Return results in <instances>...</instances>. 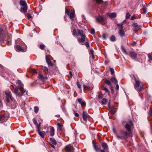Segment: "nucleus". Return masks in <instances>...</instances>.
Returning <instances> with one entry per match:
<instances>
[{
  "instance_id": "1",
  "label": "nucleus",
  "mask_w": 152,
  "mask_h": 152,
  "mask_svg": "<svg viewBox=\"0 0 152 152\" xmlns=\"http://www.w3.org/2000/svg\"><path fill=\"white\" fill-rule=\"evenodd\" d=\"M129 135L127 132L124 131L123 130H121L120 131L119 135L116 134V137L118 140H122L123 139L125 140Z\"/></svg>"
},
{
  "instance_id": "2",
  "label": "nucleus",
  "mask_w": 152,
  "mask_h": 152,
  "mask_svg": "<svg viewBox=\"0 0 152 152\" xmlns=\"http://www.w3.org/2000/svg\"><path fill=\"white\" fill-rule=\"evenodd\" d=\"M77 33L80 36L81 38H78L77 41L80 44L83 45L84 44H82V43H84L85 41L86 36L83 33V30H77Z\"/></svg>"
},
{
  "instance_id": "3",
  "label": "nucleus",
  "mask_w": 152,
  "mask_h": 152,
  "mask_svg": "<svg viewBox=\"0 0 152 152\" xmlns=\"http://www.w3.org/2000/svg\"><path fill=\"white\" fill-rule=\"evenodd\" d=\"M20 4L22 7L20 10V11L22 12H26L27 10V5L25 1L20 0Z\"/></svg>"
},
{
  "instance_id": "4",
  "label": "nucleus",
  "mask_w": 152,
  "mask_h": 152,
  "mask_svg": "<svg viewBox=\"0 0 152 152\" xmlns=\"http://www.w3.org/2000/svg\"><path fill=\"white\" fill-rule=\"evenodd\" d=\"M133 76L134 77V79L135 81V83L134 85V88L135 89H136L138 92H140L141 90H142L143 88L142 86H140L139 89H138L140 86V81L136 79L134 77V75H133Z\"/></svg>"
},
{
  "instance_id": "5",
  "label": "nucleus",
  "mask_w": 152,
  "mask_h": 152,
  "mask_svg": "<svg viewBox=\"0 0 152 152\" xmlns=\"http://www.w3.org/2000/svg\"><path fill=\"white\" fill-rule=\"evenodd\" d=\"M23 43V45H21V46H20L19 45H16L15 47V49L16 51L22 52H25L26 51L27 47L24 43Z\"/></svg>"
},
{
  "instance_id": "6",
  "label": "nucleus",
  "mask_w": 152,
  "mask_h": 152,
  "mask_svg": "<svg viewBox=\"0 0 152 152\" xmlns=\"http://www.w3.org/2000/svg\"><path fill=\"white\" fill-rule=\"evenodd\" d=\"M6 95V101L7 103H12L13 102L14 99L12 96L11 92H8L5 93Z\"/></svg>"
},
{
  "instance_id": "7",
  "label": "nucleus",
  "mask_w": 152,
  "mask_h": 152,
  "mask_svg": "<svg viewBox=\"0 0 152 152\" xmlns=\"http://www.w3.org/2000/svg\"><path fill=\"white\" fill-rule=\"evenodd\" d=\"M118 28V33L121 37H124L125 35V33L123 30L122 24H117Z\"/></svg>"
},
{
  "instance_id": "8",
  "label": "nucleus",
  "mask_w": 152,
  "mask_h": 152,
  "mask_svg": "<svg viewBox=\"0 0 152 152\" xmlns=\"http://www.w3.org/2000/svg\"><path fill=\"white\" fill-rule=\"evenodd\" d=\"M5 41H6L7 44L8 45H10L11 44V34L7 33L4 39Z\"/></svg>"
},
{
  "instance_id": "9",
  "label": "nucleus",
  "mask_w": 152,
  "mask_h": 152,
  "mask_svg": "<svg viewBox=\"0 0 152 152\" xmlns=\"http://www.w3.org/2000/svg\"><path fill=\"white\" fill-rule=\"evenodd\" d=\"M133 125L132 121L130 120L129 121V123L126 124L125 126V128L126 129V132L128 133V134L130 135L131 132V126Z\"/></svg>"
},
{
  "instance_id": "10",
  "label": "nucleus",
  "mask_w": 152,
  "mask_h": 152,
  "mask_svg": "<svg viewBox=\"0 0 152 152\" xmlns=\"http://www.w3.org/2000/svg\"><path fill=\"white\" fill-rule=\"evenodd\" d=\"M96 19L97 21L100 22L102 24H105L106 23V21L102 16H97Z\"/></svg>"
},
{
  "instance_id": "11",
  "label": "nucleus",
  "mask_w": 152,
  "mask_h": 152,
  "mask_svg": "<svg viewBox=\"0 0 152 152\" xmlns=\"http://www.w3.org/2000/svg\"><path fill=\"white\" fill-rule=\"evenodd\" d=\"M17 83L20 86V88L19 89L22 92V93H24L25 92V91L23 90L24 85L23 84L21 83V81L20 80H18L17 81Z\"/></svg>"
},
{
  "instance_id": "12",
  "label": "nucleus",
  "mask_w": 152,
  "mask_h": 152,
  "mask_svg": "<svg viewBox=\"0 0 152 152\" xmlns=\"http://www.w3.org/2000/svg\"><path fill=\"white\" fill-rule=\"evenodd\" d=\"M65 149L66 152H73L74 150L73 147L70 145L66 146Z\"/></svg>"
},
{
  "instance_id": "13",
  "label": "nucleus",
  "mask_w": 152,
  "mask_h": 152,
  "mask_svg": "<svg viewBox=\"0 0 152 152\" xmlns=\"http://www.w3.org/2000/svg\"><path fill=\"white\" fill-rule=\"evenodd\" d=\"M128 54L133 59H134L136 58L137 55L136 53L132 51H129Z\"/></svg>"
},
{
  "instance_id": "14",
  "label": "nucleus",
  "mask_w": 152,
  "mask_h": 152,
  "mask_svg": "<svg viewBox=\"0 0 152 152\" xmlns=\"http://www.w3.org/2000/svg\"><path fill=\"white\" fill-rule=\"evenodd\" d=\"M7 118L5 115L0 116V124L2 123L5 122L7 120Z\"/></svg>"
},
{
  "instance_id": "15",
  "label": "nucleus",
  "mask_w": 152,
  "mask_h": 152,
  "mask_svg": "<svg viewBox=\"0 0 152 152\" xmlns=\"http://www.w3.org/2000/svg\"><path fill=\"white\" fill-rule=\"evenodd\" d=\"M82 115L83 120L85 121H86L88 117L87 113L86 111H83V112Z\"/></svg>"
},
{
  "instance_id": "16",
  "label": "nucleus",
  "mask_w": 152,
  "mask_h": 152,
  "mask_svg": "<svg viewBox=\"0 0 152 152\" xmlns=\"http://www.w3.org/2000/svg\"><path fill=\"white\" fill-rule=\"evenodd\" d=\"M38 78L42 81H44L45 80H47L48 77L47 76L44 77L43 76L40 74L38 77Z\"/></svg>"
},
{
  "instance_id": "17",
  "label": "nucleus",
  "mask_w": 152,
  "mask_h": 152,
  "mask_svg": "<svg viewBox=\"0 0 152 152\" xmlns=\"http://www.w3.org/2000/svg\"><path fill=\"white\" fill-rule=\"evenodd\" d=\"M93 145L94 149H95L96 152L99 151L100 150V147H98V146L96 145L93 141L92 142Z\"/></svg>"
},
{
  "instance_id": "18",
  "label": "nucleus",
  "mask_w": 152,
  "mask_h": 152,
  "mask_svg": "<svg viewBox=\"0 0 152 152\" xmlns=\"http://www.w3.org/2000/svg\"><path fill=\"white\" fill-rule=\"evenodd\" d=\"M50 135L52 136H53L54 135V129L53 127L52 126L50 127Z\"/></svg>"
},
{
  "instance_id": "19",
  "label": "nucleus",
  "mask_w": 152,
  "mask_h": 152,
  "mask_svg": "<svg viewBox=\"0 0 152 152\" xmlns=\"http://www.w3.org/2000/svg\"><path fill=\"white\" fill-rule=\"evenodd\" d=\"M46 60L47 62V63H48V65L49 66H52L53 64L51 62V61L48 58L47 56H46L45 57Z\"/></svg>"
},
{
  "instance_id": "20",
  "label": "nucleus",
  "mask_w": 152,
  "mask_h": 152,
  "mask_svg": "<svg viewBox=\"0 0 152 152\" xmlns=\"http://www.w3.org/2000/svg\"><path fill=\"white\" fill-rule=\"evenodd\" d=\"M82 99H77L78 102L81 104L82 106H84L86 105V102L84 101L82 102Z\"/></svg>"
},
{
  "instance_id": "21",
  "label": "nucleus",
  "mask_w": 152,
  "mask_h": 152,
  "mask_svg": "<svg viewBox=\"0 0 152 152\" xmlns=\"http://www.w3.org/2000/svg\"><path fill=\"white\" fill-rule=\"evenodd\" d=\"M39 134L42 138H44L46 135V133L45 132L39 131L38 132Z\"/></svg>"
},
{
  "instance_id": "22",
  "label": "nucleus",
  "mask_w": 152,
  "mask_h": 152,
  "mask_svg": "<svg viewBox=\"0 0 152 152\" xmlns=\"http://www.w3.org/2000/svg\"><path fill=\"white\" fill-rule=\"evenodd\" d=\"M102 146L103 148L104 149L106 150L108 148V146L107 145V143L104 142H103L102 143Z\"/></svg>"
},
{
  "instance_id": "23",
  "label": "nucleus",
  "mask_w": 152,
  "mask_h": 152,
  "mask_svg": "<svg viewBox=\"0 0 152 152\" xmlns=\"http://www.w3.org/2000/svg\"><path fill=\"white\" fill-rule=\"evenodd\" d=\"M105 84H104L103 85H102V90L105 91L106 92H107L108 93H110V91L108 90V89L107 88H106L104 87V85Z\"/></svg>"
},
{
  "instance_id": "24",
  "label": "nucleus",
  "mask_w": 152,
  "mask_h": 152,
  "mask_svg": "<svg viewBox=\"0 0 152 152\" xmlns=\"http://www.w3.org/2000/svg\"><path fill=\"white\" fill-rule=\"evenodd\" d=\"M69 15V17L70 18V19L72 20H73L74 19V18L75 16V13L73 12H72L70 13V14Z\"/></svg>"
},
{
  "instance_id": "25",
  "label": "nucleus",
  "mask_w": 152,
  "mask_h": 152,
  "mask_svg": "<svg viewBox=\"0 0 152 152\" xmlns=\"http://www.w3.org/2000/svg\"><path fill=\"white\" fill-rule=\"evenodd\" d=\"M50 141L52 144L55 145H56V141L54 138H51L50 139Z\"/></svg>"
},
{
  "instance_id": "26",
  "label": "nucleus",
  "mask_w": 152,
  "mask_h": 152,
  "mask_svg": "<svg viewBox=\"0 0 152 152\" xmlns=\"http://www.w3.org/2000/svg\"><path fill=\"white\" fill-rule=\"evenodd\" d=\"M110 80L112 82L114 83L115 84H116L117 82V80L115 77H112L110 79Z\"/></svg>"
},
{
  "instance_id": "27",
  "label": "nucleus",
  "mask_w": 152,
  "mask_h": 152,
  "mask_svg": "<svg viewBox=\"0 0 152 152\" xmlns=\"http://www.w3.org/2000/svg\"><path fill=\"white\" fill-rule=\"evenodd\" d=\"M116 16V13L115 12L111 13L109 15V17L111 18H115Z\"/></svg>"
},
{
  "instance_id": "28",
  "label": "nucleus",
  "mask_w": 152,
  "mask_h": 152,
  "mask_svg": "<svg viewBox=\"0 0 152 152\" xmlns=\"http://www.w3.org/2000/svg\"><path fill=\"white\" fill-rule=\"evenodd\" d=\"M105 82L107 85H108L110 86H112V85L111 83V82L110 80H105Z\"/></svg>"
},
{
  "instance_id": "29",
  "label": "nucleus",
  "mask_w": 152,
  "mask_h": 152,
  "mask_svg": "<svg viewBox=\"0 0 152 152\" xmlns=\"http://www.w3.org/2000/svg\"><path fill=\"white\" fill-rule=\"evenodd\" d=\"M107 99L105 98H104L102 100V101L101 102V103L102 104V105H104V104H106V103L107 102Z\"/></svg>"
},
{
  "instance_id": "30",
  "label": "nucleus",
  "mask_w": 152,
  "mask_h": 152,
  "mask_svg": "<svg viewBox=\"0 0 152 152\" xmlns=\"http://www.w3.org/2000/svg\"><path fill=\"white\" fill-rule=\"evenodd\" d=\"M89 53L92 56L93 58H94V52L93 49H91L89 50Z\"/></svg>"
},
{
  "instance_id": "31",
  "label": "nucleus",
  "mask_w": 152,
  "mask_h": 152,
  "mask_svg": "<svg viewBox=\"0 0 152 152\" xmlns=\"http://www.w3.org/2000/svg\"><path fill=\"white\" fill-rule=\"evenodd\" d=\"M110 39L112 42H114L116 40L115 37L114 36H112L110 38Z\"/></svg>"
},
{
  "instance_id": "32",
  "label": "nucleus",
  "mask_w": 152,
  "mask_h": 152,
  "mask_svg": "<svg viewBox=\"0 0 152 152\" xmlns=\"http://www.w3.org/2000/svg\"><path fill=\"white\" fill-rule=\"evenodd\" d=\"M121 49L123 51L126 55H128V53H127L126 50L123 46H121Z\"/></svg>"
},
{
  "instance_id": "33",
  "label": "nucleus",
  "mask_w": 152,
  "mask_h": 152,
  "mask_svg": "<svg viewBox=\"0 0 152 152\" xmlns=\"http://www.w3.org/2000/svg\"><path fill=\"white\" fill-rule=\"evenodd\" d=\"M133 25L139 28H140L141 27V26L138 25L137 23H134L133 24Z\"/></svg>"
},
{
  "instance_id": "34",
  "label": "nucleus",
  "mask_w": 152,
  "mask_h": 152,
  "mask_svg": "<svg viewBox=\"0 0 152 152\" xmlns=\"http://www.w3.org/2000/svg\"><path fill=\"white\" fill-rule=\"evenodd\" d=\"M39 108L38 107L35 106L34 107V111L36 113H37L39 111Z\"/></svg>"
},
{
  "instance_id": "35",
  "label": "nucleus",
  "mask_w": 152,
  "mask_h": 152,
  "mask_svg": "<svg viewBox=\"0 0 152 152\" xmlns=\"http://www.w3.org/2000/svg\"><path fill=\"white\" fill-rule=\"evenodd\" d=\"M83 89L84 90H87L88 89L90 88L89 86H87L85 85H84L83 86Z\"/></svg>"
},
{
  "instance_id": "36",
  "label": "nucleus",
  "mask_w": 152,
  "mask_h": 152,
  "mask_svg": "<svg viewBox=\"0 0 152 152\" xmlns=\"http://www.w3.org/2000/svg\"><path fill=\"white\" fill-rule=\"evenodd\" d=\"M18 90L17 87L15 88L14 89L13 91V92L15 94H17L18 92Z\"/></svg>"
},
{
  "instance_id": "37",
  "label": "nucleus",
  "mask_w": 152,
  "mask_h": 152,
  "mask_svg": "<svg viewBox=\"0 0 152 152\" xmlns=\"http://www.w3.org/2000/svg\"><path fill=\"white\" fill-rule=\"evenodd\" d=\"M57 126L59 127V130H61L62 129V125L59 123H58L57 124Z\"/></svg>"
},
{
  "instance_id": "38",
  "label": "nucleus",
  "mask_w": 152,
  "mask_h": 152,
  "mask_svg": "<svg viewBox=\"0 0 152 152\" xmlns=\"http://www.w3.org/2000/svg\"><path fill=\"white\" fill-rule=\"evenodd\" d=\"M33 121L34 124L36 126H37V121L36 120L35 118H33Z\"/></svg>"
},
{
  "instance_id": "39",
  "label": "nucleus",
  "mask_w": 152,
  "mask_h": 152,
  "mask_svg": "<svg viewBox=\"0 0 152 152\" xmlns=\"http://www.w3.org/2000/svg\"><path fill=\"white\" fill-rule=\"evenodd\" d=\"M77 86L79 89L81 88V85L79 84V82L78 80H77Z\"/></svg>"
},
{
  "instance_id": "40",
  "label": "nucleus",
  "mask_w": 152,
  "mask_h": 152,
  "mask_svg": "<svg viewBox=\"0 0 152 152\" xmlns=\"http://www.w3.org/2000/svg\"><path fill=\"white\" fill-rule=\"evenodd\" d=\"M110 70L111 75H112L114 73V71L113 68H111L110 69Z\"/></svg>"
},
{
  "instance_id": "41",
  "label": "nucleus",
  "mask_w": 152,
  "mask_h": 152,
  "mask_svg": "<svg viewBox=\"0 0 152 152\" xmlns=\"http://www.w3.org/2000/svg\"><path fill=\"white\" fill-rule=\"evenodd\" d=\"M3 30L1 28L0 29V37H1L3 33Z\"/></svg>"
},
{
  "instance_id": "42",
  "label": "nucleus",
  "mask_w": 152,
  "mask_h": 152,
  "mask_svg": "<svg viewBox=\"0 0 152 152\" xmlns=\"http://www.w3.org/2000/svg\"><path fill=\"white\" fill-rule=\"evenodd\" d=\"M131 16V15L129 12H127L126 14V19L129 18Z\"/></svg>"
},
{
  "instance_id": "43",
  "label": "nucleus",
  "mask_w": 152,
  "mask_h": 152,
  "mask_svg": "<svg viewBox=\"0 0 152 152\" xmlns=\"http://www.w3.org/2000/svg\"><path fill=\"white\" fill-rule=\"evenodd\" d=\"M95 33V31L94 28H92L91 29V31L90 32V33L92 34H94Z\"/></svg>"
},
{
  "instance_id": "44",
  "label": "nucleus",
  "mask_w": 152,
  "mask_h": 152,
  "mask_svg": "<svg viewBox=\"0 0 152 152\" xmlns=\"http://www.w3.org/2000/svg\"><path fill=\"white\" fill-rule=\"evenodd\" d=\"M37 128V132H39L40 131V130L41 129L40 126H36Z\"/></svg>"
},
{
  "instance_id": "45",
  "label": "nucleus",
  "mask_w": 152,
  "mask_h": 152,
  "mask_svg": "<svg viewBox=\"0 0 152 152\" xmlns=\"http://www.w3.org/2000/svg\"><path fill=\"white\" fill-rule=\"evenodd\" d=\"M73 34L74 35L76 36L77 35V31L76 29H74L73 31Z\"/></svg>"
},
{
  "instance_id": "46",
  "label": "nucleus",
  "mask_w": 152,
  "mask_h": 152,
  "mask_svg": "<svg viewBox=\"0 0 152 152\" xmlns=\"http://www.w3.org/2000/svg\"><path fill=\"white\" fill-rule=\"evenodd\" d=\"M31 72L33 73H34L37 72V71L36 69H32L31 70Z\"/></svg>"
},
{
  "instance_id": "47",
  "label": "nucleus",
  "mask_w": 152,
  "mask_h": 152,
  "mask_svg": "<svg viewBox=\"0 0 152 152\" xmlns=\"http://www.w3.org/2000/svg\"><path fill=\"white\" fill-rule=\"evenodd\" d=\"M45 47V45H40V48L41 49H43Z\"/></svg>"
},
{
  "instance_id": "48",
  "label": "nucleus",
  "mask_w": 152,
  "mask_h": 152,
  "mask_svg": "<svg viewBox=\"0 0 152 152\" xmlns=\"http://www.w3.org/2000/svg\"><path fill=\"white\" fill-rule=\"evenodd\" d=\"M26 16L28 19L30 18L31 17V14L29 13L27 14Z\"/></svg>"
},
{
  "instance_id": "49",
  "label": "nucleus",
  "mask_w": 152,
  "mask_h": 152,
  "mask_svg": "<svg viewBox=\"0 0 152 152\" xmlns=\"http://www.w3.org/2000/svg\"><path fill=\"white\" fill-rule=\"evenodd\" d=\"M143 10L144 13H145L146 12V8L145 7V5H144L143 7Z\"/></svg>"
},
{
  "instance_id": "50",
  "label": "nucleus",
  "mask_w": 152,
  "mask_h": 152,
  "mask_svg": "<svg viewBox=\"0 0 152 152\" xmlns=\"http://www.w3.org/2000/svg\"><path fill=\"white\" fill-rule=\"evenodd\" d=\"M65 13L66 14H67L68 15H69V11L67 10V9H66Z\"/></svg>"
},
{
  "instance_id": "51",
  "label": "nucleus",
  "mask_w": 152,
  "mask_h": 152,
  "mask_svg": "<svg viewBox=\"0 0 152 152\" xmlns=\"http://www.w3.org/2000/svg\"><path fill=\"white\" fill-rule=\"evenodd\" d=\"M110 89L111 90V92L113 93H114V90L113 89V88L112 86H110Z\"/></svg>"
},
{
  "instance_id": "52",
  "label": "nucleus",
  "mask_w": 152,
  "mask_h": 152,
  "mask_svg": "<svg viewBox=\"0 0 152 152\" xmlns=\"http://www.w3.org/2000/svg\"><path fill=\"white\" fill-rule=\"evenodd\" d=\"M103 96L102 94H100L98 95V97L99 99H101L102 98Z\"/></svg>"
},
{
  "instance_id": "53",
  "label": "nucleus",
  "mask_w": 152,
  "mask_h": 152,
  "mask_svg": "<svg viewBox=\"0 0 152 152\" xmlns=\"http://www.w3.org/2000/svg\"><path fill=\"white\" fill-rule=\"evenodd\" d=\"M85 45H86V46L87 48H88V47H89V46H90L89 44V43L88 42H86V43Z\"/></svg>"
},
{
  "instance_id": "54",
  "label": "nucleus",
  "mask_w": 152,
  "mask_h": 152,
  "mask_svg": "<svg viewBox=\"0 0 152 152\" xmlns=\"http://www.w3.org/2000/svg\"><path fill=\"white\" fill-rule=\"evenodd\" d=\"M119 86L118 84H117L116 85V87L115 88L116 90H118L119 89Z\"/></svg>"
},
{
  "instance_id": "55",
  "label": "nucleus",
  "mask_w": 152,
  "mask_h": 152,
  "mask_svg": "<svg viewBox=\"0 0 152 152\" xmlns=\"http://www.w3.org/2000/svg\"><path fill=\"white\" fill-rule=\"evenodd\" d=\"M138 30V29H137V28H134L133 29V31L135 33H136L137 31Z\"/></svg>"
},
{
  "instance_id": "56",
  "label": "nucleus",
  "mask_w": 152,
  "mask_h": 152,
  "mask_svg": "<svg viewBox=\"0 0 152 152\" xmlns=\"http://www.w3.org/2000/svg\"><path fill=\"white\" fill-rule=\"evenodd\" d=\"M149 114L151 115H152V109L151 108H150L149 110Z\"/></svg>"
},
{
  "instance_id": "57",
  "label": "nucleus",
  "mask_w": 152,
  "mask_h": 152,
  "mask_svg": "<svg viewBox=\"0 0 152 152\" xmlns=\"http://www.w3.org/2000/svg\"><path fill=\"white\" fill-rule=\"evenodd\" d=\"M43 69L45 71H48V68L46 66H44Z\"/></svg>"
},
{
  "instance_id": "58",
  "label": "nucleus",
  "mask_w": 152,
  "mask_h": 152,
  "mask_svg": "<svg viewBox=\"0 0 152 152\" xmlns=\"http://www.w3.org/2000/svg\"><path fill=\"white\" fill-rule=\"evenodd\" d=\"M148 57L149 59L152 60V57L150 55H148Z\"/></svg>"
},
{
  "instance_id": "59",
  "label": "nucleus",
  "mask_w": 152,
  "mask_h": 152,
  "mask_svg": "<svg viewBox=\"0 0 152 152\" xmlns=\"http://www.w3.org/2000/svg\"><path fill=\"white\" fill-rule=\"evenodd\" d=\"M135 19V18L134 16H132L131 18V19L132 20H133Z\"/></svg>"
},
{
  "instance_id": "60",
  "label": "nucleus",
  "mask_w": 152,
  "mask_h": 152,
  "mask_svg": "<svg viewBox=\"0 0 152 152\" xmlns=\"http://www.w3.org/2000/svg\"><path fill=\"white\" fill-rule=\"evenodd\" d=\"M69 74L70 75L71 77H72V74L71 72L70 71L69 72Z\"/></svg>"
},
{
  "instance_id": "61",
  "label": "nucleus",
  "mask_w": 152,
  "mask_h": 152,
  "mask_svg": "<svg viewBox=\"0 0 152 152\" xmlns=\"http://www.w3.org/2000/svg\"><path fill=\"white\" fill-rule=\"evenodd\" d=\"M75 115L76 116V117H78L79 116V114L77 113H75Z\"/></svg>"
},
{
  "instance_id": "62",
  "label": "nucleus",
  "mask_w": 152,
  "mask_h": 152,
  "mask_svg": "<svg viewBox=\"0 0 152 152\" xmlns=\"http://www.w3.org/2000/svg\"><path fill=\"white\" fill-rule=\"evenodd\" d=\"M113 132L116 135V134H116V131H115V129L114 128H113Z\"/></svg>"
},
{
  "instance_id": "63",
  "label": "nucleus",
  "mask_w": 152,
  "mask_h": 152,
  "mask_svg": "<svg viewBox=\"0 0 152 152\" xmlns=\"http://www.w3.org/2000/svg\"><path fill=\"white\" fill-rule=\"evenodd\" d=\"M55 145H51V146H52V147L54 149H55L56 148H55V146H54Z\"/></svg>"
},
{
  "instance_id": "64",
  "label": "nucleus",
  "mask_w": 152,
  "mask_h": 152,
  "mask_svg": "<svg viewBox=\"0 0 152 152\" xmlns=\"http://www.w3.org/2000/svg\"><path fill=\"white\" fill-rule=\"evenodd\" d=\"M99 151V152H105L104 150H100Z\"/></svg>"
}]
</instances>
